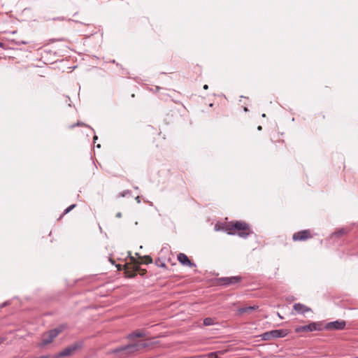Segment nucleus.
Listing matches in <instances>:
<instances>
[{
	"instance_id": "obj_3",
	"label": "nucleus",
	"mask_w": 358,
	"mask_h": 358,
	"mask_svg": "<svg viewBox=\"0 0 358 358\" xmlns=\"http://www.w3.org/2000/svg\"><path fill=\"white\" fill-rule=\"evenodd\" d=\"M67 327L66 324H60L59 327L50 330L43 334L42 344L46 345L51 343L53 340Z\"/></svg>"
},
{
	"instance_id": "obj_11",
	"label": "nucleus",
	"mask_w": 358,
	"mask_h": 358,
	"mask_svg": "<svg viewBox=\"0 0 358 358\" xmlns=\"http://www.w3.org/2000/svg\"><path fill=\"white\" fill-rule=\"evenodd\" d=\"M293 309L299 314H303L304 315L307 312H310L311 311V309L310 308L302 304V303H295L294 304L293 306Z\"/></svg>"
},
{
	"instance_id": "obj_19",
	"label": "nucleus",
	"mask_w": 358,
	"mask_h": 358,
	"mask_svg": "<svg viewBox=\"0 0 358 358\" xmlns=\"http://www.w3.org/2000/svg\"><path fill=\"white\" fill-rule=\"evenodd\" d=\"M76 125H77V126L84 125V126H85V127H88L87 125L85 124L84 123H83V122H79L76 124ZM75 126H76V124H73V125H71V128H73Z\"/></svg>"
},
{
	"instance_id": "obj_7",
	"label": "nucleus",
	"mask_w": 358,
	"mask_h": 358,
	"mask_svg": "<svg viewBox=\"0 0 358 358\" xmlns=\"http://www.w3.org/2000/svg\"><path fill=\"white\" fill-rule=\"evenodd\" d=\"M312 238L310 231L308 229L302 230L296 232L292 236V239L294 241H304Z\"/></svg>"
},
{
	"instance_id": "obj_28",
	"label": "nucleus",
	"mask_w": 358,
	"mask_h": 358,
	"mask_svg": "<svg viewBox=\"0 0 358 358\" xmlns=\"http://www.w3.org/2000/svg\"><path fill=\"white\" fill-rule=\"evenodd\" d=\"M94 142L95 143V141L97 140V136H94L93 138Z\"/></svg>"
},
{
	"instance_id": "obj_4",
	"label": "nucleus",
	"mask_w": 358,
	"mask_h": 358,
	"mask_svg": "<svg viewBox=\"0 0 358 358\" xmlns=\"http://www.w3.org/2000/svg\"><path fill=\"white\" fill-rule=\"evenodd\" d=\"M287 329H275L266 331L260 335L262 340L271 341L273 338H283L287 335Z\"/></svg>"
},
{
	"instance_id": "obj_10",
	"label": "nucleus",
	"mask_w": 358,
	"mask_h": 358,
	"mask_svg": "<svg viewBox=\"0 0 358 358\" xmlns=\"http://www.w3.org/2000/svg\"><path fill=\"white\" fill-rule=\"evenodd\" d=\"M178 260L179 261V262L181 264H182L184 266H189V267L195 266V264L194 263H192L189 259L188 257L184 253L178 254Z\"/></svg>"
},
{
	"instance_id": "obj_5",
	"label": "nucleus",
	"mask_w": 358,
	"mask_h": 358,
	"mask_svg": "<svg viewBox=\"0 0 358 358\" xmlns=\"http://www.w3.org/2000/svg\"><path fill=\"white\" fill-rule=\"evenodd\" d=\"M322 324L320 322H311L307 325L300 326L296 329V331L299 332H311L315 331H321Z\"/></svg>"
},
{
	"instance_id": "obj_21",
	"label": "nucleus",
	"mask_w": 358,
	"mask_h": 358,
	"mask_svg": "<svg viewBox=\"0 0 358 358\" xmlns=\"http://www.w3.org/2000/svg\"><path fill=\"white\" fill-rule=\"evenodd\" d=\"M209 358H220L215 353H211L210 355L209 356Z\"/></svg>"
},
{
	"instance_id": "obj_17",
	"label": "nucleus",
	"mask_w": 358,
	"mask_h": 358,
	"mask_svg": "<svg viewBox=\"0 0 358 358\" xmlns=\"http://www.w3.org/2000/svg\"><path fill=\"white\" fill-rule=\"evenodd\" d=\"M129 194H131V191L125 190V191H123L122 192H121L120 196L122 197H124Z\"/></svg>"
},
{
	"instance_id": "obj_22",
	"label": "nucleus",
	"mask_w": 358,
	"mask_h": 358,
	"mask_svg": "<svg viewBox=\"0 0 358 358\" xmlns=\"http://www.w3.org/2000/svg\"><path fill=\"white\" fill-rule=\"evenodd\" d=\"M135 200L136 201V202L138 203H141V199H140V196H137L136 198H135Z\"/></svg>"
},
{
	"instance_id": "obj_24",
	"label": "nucleus",
	"mask_w": 358,
	"mask_h": 358,
	"mask_svg": "<svg viewBox=\"0 0 358 358\" xmlns=\"http://www.w3.org/2000/svg\"><path fill=\"white\" fill-rule=\"evenodd\" d=\"M17 44H27V42L22 41L18 42Z\"/></svg>"
},
{
	"instance_id": "obj_6",
	"label": "nucleus",
	"mask_w": 358,
	"mask_h": 358,
	"mask_svg": "<svg viewBox=\"0 0 358 358\" xmlns=\"http://www.w3.org/2000/svg\"><path fill=\"white\" fill-rule=\"evenodd\" d=\"M83 346L82 342H76L73 345L66 347L62 350L57 355V357H68L72 355L75 351L81 348Z\"/></svg>"
},
{
	"instance_id": "obj_15",
	"label": "nucleus",
	"mask_w": 358,
	"mask_h": 358,
	"mask_svg": "<svg viewBox=\"0 0 358 358\" xmlns=\"http://www.w3.org/2000/svg\"><path fill=\"white\" fill-rule=\"evenodd\" d=\"M213 324V319L210 317H206L203 320V324L206 326H210Z\"/></svg>"
},
{
	"instance_id": "obj_8",
	"label": "nucleus",
	"mask_w": 358,
	"mask_h": 358,
	"mask_svg": "<svg viewBox=\"0 0 358 358\" xmlns=\"http://www.w3.org/2000/svg\"><path fill=\"white\" fill-rule=\"evenodd\" d=\"M241 280L242 278L241 276L224 277L219 278V281L221 284L225 286L238 283Z\"/></svg>"
},
{
	"instance_id": "obj_29",
	"label": "nucleus",
	"mask_w": 358,
	"mask_h": 358,
	"mask_svg": "<svg viewBox=\"0 0 358 358\" xmlns=\"http://www.w3.org/2000/svg\"><path fill=\"white\" fill-rule=\"evenodd\" d=\"M258 129H259V130H260V129H262V127H261V126H259V127H258Z\"/></svg>"
},
{
	"instance_id": "obj_20",
	"label": "nucleus",
	"mask_w": 358,
	"mask_h": 358,
	"mask_svg": "<svg viewBox=\"0 0 358 358\" xmlns=\"http://www.w3.org/2000/svg\"><path fill=\"white\" fill-rule=\"evenodd\" d=\"M10 304V302L9 301H5L3 302L1 305V308H3V307H6V306L9 305Z\"/></svg>"
},
{
	"instance_id": "obj_14",
	"label": "nucleus",
	"mask_w": 358,
	"mask_h": 358,
	"mask_svg": "<svg viewBox=\"0 0 358 358\" xmlns=\"http://www.w3.org/2000/svg\"><path fill=\"white\" fill-rule=\"evenodd\" d=\"M346 233H347L346 229L344 228H341V229H338V231H335L334 235H336V236H342L344 234H345Z\"/></svg>"
},
{
	"instance_id": "obj_9",
	"label": "nucleus",
	"mask_w": 358,
	"mask_h": 358,
	"mask_svg": "<svg viewBox=\"0 0 358 358\" xmlns=\"http://www.w3.org/2000/svg\"><path fill=\"white\" fill-rule=\"evenodd\" d=\"M346 322L343 320H336L329 322L326 324L325 329H337L341 330L345 328Z\"/></svg>"
},
{
	"instance_id": "obj_30",
	"label": "nucleus",
	"mask_w": 358,
	"mask_h": 358,
	"mask_svg": "<svg viewBox=\"0 0 358 358\" xmlns=\"http://www.w3.org/2000/svg\"><path fill=\"white\" fill-rule=\"evenodd\" d=\"M209 358V357H208Z\"/></svg>"
},
{
	"instance_id": "obj_26",
	"label": "nucleus",
	"mask_w": 358,
	"mask_h": 358,
	"mask_svg": "<svg viewBox=\"0 0 358 358\" xmlns=\"http://www.w3.org/2000/svg\"><path fill=\"white\" fill-rule=\"evenodd\" d=\"M203 89L204 90H208V85H203Z\"/></svg>"
},
{
	"instance_id": "obj_23",
	"label": "nucleus",
	"mask_w": 358,
	"mask_h": 358,
	"mask_svg": "<svg viewBox=\"0 0 358 358\" xmlns=\"http://www.w3.org/2000/svg\"><path fill=\"white\" fill-rule=\"evenodd\" d=\"M116 217H118V218L122 217V213L118 212V213L116 214Z\"/></svg>"
},
{
	"instance_id": "obj_25",
	"label": "nucleus",
	"mask_w": 358,
	"mask_h": 358,
	"mask_svg": "<svg viewBox=\"0 0 358 358\" xmlns=\"http://www.w3.org/2000/svg\"><path fill=\"white\" fill-rule=\"evenodd\" d=\"M158 266L161 267H166V264L164 263H162L161 264H158Z\"/></svg>"
},
{
	"instance_id": "obj_13",
	"label": "nucleus",
	"mask_w": 358,
	"mask_h": 358,
	"mask_svg": "<svg viewBox=\"0 0 358 358\" xmlns=\"http://www.w3.org/2000/svg\"><path fill=\"white\" fill-rule=\"evenodd\" d=\"M257 308V306H247L244 308H241L238 311L241 313H249L252 310H256Z\"/></svg>"
},
{
	"instance_id": "obj_18",
	"label": "nucleus",
	"mask_w": 358,
	"mask_h": 358,
	"mask_svg": "<svg viewBox=\"0 0 358 358\" xmlns=\"http://www.w3.org/2000/svg\"><path fill=\"white\" fill-rule=\"evenodd\" d=\"M145 264H150L152 262V259L150 256H145Z\"/></svg>"
},
{
	"instance_id": "obj_2",
	"label": "nucleus",
	"mask_w": 358,
	"mask_h": 358,
	"mask_svg": "<svg viewBox=\"0 0 358 358\" xmlns=\"http://www.w3.org/2000/svg\"><path fill=\"white\" fill-rule=\"evenodd\" d=\"M148 346V344L145 342L138 341L133 344H129L120 348H117L114 350V353L118 354L122 353L120 355L122 358H126L130 354L134 353L136 351L141 350Z\"/></svg>"
},
{
	"instance_id": "obj_27",
	"label": "nucleus",
	"mask_w": 358,
	"mask_h": 358,
	"mask_svg": "<svg viewBox=\"0 0 358 358\" xmlns=\"http://www.w3.org/2000/svg\"><path fill=\"white\" fill-rule=\"evenodd\" d=\"M4 341L3 338H0V344L2 343Z\"/></svg>"
},
{
	"instance_id": "obj_1",
	"label": "nucleus",
	"mask_w": 358,
	"mask_h": 358,
	"mask_svg": "<svg viewBox=\"0 0 358 358\" xmlns=\"http://www.w3.org/2000/svg\"><path fill=\"white\" fill-rule=\"evenodd\" d=\"M224 229L227 234L231 235H234L237 231L238 236L243 238H246L252 233L248 224L241 221L227 224Z\"/></svg>"
},
{
	"instance_id": "obj_16",
	"label": "nucleus",
	"mask_w": 358,
	"mask_h": 358,
	"mask_svg": "<svg viewBox=\"0 0 358 358\" xmlns=\"http://www.w3.org/2000/svg\"><path fill=\"white\" fill-rule=\"evenodd\" d=\"M76 204H72V205L69 206L68 208H66L64 210V212L63 214L64 215V214L69 213L71 210H72L76 207Z\"/></svg>"
},
{
	"instance_id": "obj_12",
	"label": "nucleus",
	"mask_w": 358,
	"mask_h": 358,
	"mask_svg": "<svg viewBox=\"0 0 358 358\" xmlns=\"http://www.w3.org/2000/svg\"><path fill=\"white\" fill-rule=\"evenodd\" d=\"M145 336V334L143 331H134L128 335V338L133 340L136 338H142Z\"/></svg>"
}]
</instances>
